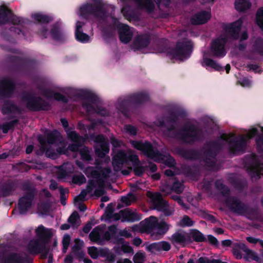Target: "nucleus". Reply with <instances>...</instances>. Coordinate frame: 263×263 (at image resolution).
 <instances>
[{
    "label": "nucleus",
    "mask_w": 263,
    "mask_h": 263,
    "mask_svg": "<svg viewBox=\"0 0 263 263\" xmlns=\"http://www.w3.org/2000/svg\"><path fill=\"white\" fill-rule=\"evenodd\" d=\"M111 171L110 169L105 167L99 168L98 170H92V168L88 167L85 171L87 176L90 175L97 180L90 181L86 188V194L91 193L95 190L94 195L97 196H100L104 193L103 183L101 181L103 178H106L109 176Z\"/></svg>",
    "instance_id": "1"
},
{
    "label": "nucleus",
    "mask_w": 263,
    "mask_h": 263,
    "mask_svg": "<svg viewBox=\"0 0 263 263\" xmlns=\"http://www.w3.org/2000/svg\"><path fill=\"white\" fill-rule=\"evenodd\" d=\"M138 156L131 151L125 153L123 151H119L113 157V166L116 171L121 170L123 166H127V170H123V174L127 175L132 170V167L138 164Z\"/></svg>",
    "instance_id": "2"
},
{
    "label": "nucleus",
    "mask_w": 263,
    "mask_h": 263,
    "mask_svg": "<svg viewBox=\"0 0 263 263\" xmlns=\"http://www.w3.org/2000/svg\"><path fill=\"white\" fill-rule=\"evenodd\" d=\"M132 145L136 149L142 151L148 157L156 161H162L168 166H173L175 163V160L170 156H164L161 155L148 142L142 143L141 142L133 141Z\"/></svg>",
    "instance_id": "3"
},
{
    "label": "nucleus",
    "mask_w": 263,
    "mask_h": 263,
    "mask_svg": "<svg viewBox=\"0 0 263 263\" xmlns=\"http://www.w3.org/2000/svg\"><path fill=\"white\" fill-rule=\"evenodd\" d=\"M35 232L39 239H33L29 243L28 249L31 253H36L45 248L47 239L51 235L50 230L46 229L43 226H40Z\"/></svg>",
    "instance_id": "4"
},
{
    "label": "nucleus",
    "mask_w": 263,
    "mask_h": 263,
    "mask_svg": "<svg viewBox=\"0 0 263 263\" xmlns=\"http://www.w3.org/2000/svg\"><path fill=\"white\" fill-rule=\"evenodd\" d=\"M192 44L189 41L185 43H179L175 49L169 52V56L172 59L176 61H183L188 58L192 52Z\"/></svg>",
    "instance_id": "5"
},
{
    "label": "nucleus",
    "mask_w": 263,
    "mask_h": 263,
    "mask_svg": "<svg viewBox=\"0 0 263 263\" xmlns=\"http://www.w3.org/2000/svg\"><path fill=\"white\" fill-rule=\"evenodd\" d=\"M227 39L225 37L221 36L214 41L210 49L205 50L212 56L216 58H222L226 54L224 45Z\"/></svg>",
    "instance_id": "6"
},
{
    "label": "nucleus",
    "mask_w": 263,
    "mask_h": 263,
    "mask_svg": "<svg viewBox=\"0 0 263 263\" xmlns=\"http://www.w3.org/2000/svg\"><path fill=\"white\" fill-rule=\"evenodd\" d=\"M243 18H241L236 22L228 25L226 28V31L234 39L240 38V40L243 41L248 38L247 32H243L239 36V33L243 22Z\"/></svg>",
    "instance_id": "7"
},
{
    "label": "nucleus",
    "mask_w": 263,
    "mask_h": 263,
    "mask_svg": "<svg viewBox=\"0 0 263 263\" xmlns=\"http://www.w3.org/2000/svg\"><path fill=\"white\" fill-rule=\"evenodd\" d=\"M147 227L148 229L156 230L160 234L165 233L169 229L170 225L165 221H158L156 217L151 216L146 219Z\"/></svg>",
    "instance_id": "8"
},
{
    "label": "nucleus",
    "mask_w": 263,
    "mask_h": 263,
    "mask_svg": "<svg viewBox=\"0 0 263 263\" xmlns=\"http://www.w3.org/2000/svg\"><path fill=\"white\" fill-rule=\"evenodd\" d=\"M214 57L209 52L205 51L203 52L202 59L200 61V64L206 69H212L215 70H219L221 67L217 61L212 59Z\"/></svg>",
    "instance_id": "9"
},
{
    "label": "nucleus",
    "mask_w": 263,
    "mask_h": 263,
    "mask_svg": "<svg viewBox=\"0 0 263 263\" xmlns=\"http://www.w3.org/2000/svg\"><path fill=\"white\" fill-rule=\"evenodd\" d=\"M95 142L96 153L99 157H102L109 152L108 145L107 141L102 135H99L96 137Z\"/></svg>",
    "instance_id": "10"
},
{
    "label": "nucleus",
    "mask_w": 263,
    "mask_h": 263,
    "mask_svg": "<svg viewBox=\"0 0 263 263\" xmlns=\"http://www.w3.org/2000/svg\"><path fill=\"white\" fill-rule=\"evenodd\" d=\"M95 5H96L97 10L93 11L92 6L90 4L84 5L80 8V15L83 16L86 13L93 12L95 15H98L102 17L104 15L103 9L101 7V3L100 0H95Z\"/></svg>",
    "instance_id": "11"
},
{
    "label": "nucleus",
    "mask_w": 263,
    "mask_h": 263,
    "mask_svg": "<svg viewBox=\"0 0 263 263\" xmlns=\"http://www.w3.org/2000/svg\"><path fill=\"white\" fill-rule=\"evenodd\" d=\"M103 232V229L101 226L95 228L89 234V238L92 241L101 243L103 239L108 240L110 236L108 232H106L103 237H102V234Z\"/></svg>",
    "instance_id": "12"
},
{
    "label": "nucleus",
    "mask_w": 263,
    "mask_h": 263,
    "mask_svg": "<svg viewBox=\"0 0 263 263\" xmlns=\"http://www.w3.org/2000/svg\"><path fill=\"white\" fill-rule=\"evenodd\" d=\"M147 195L150 198L156 209L161 210L163 208L166 207L167 204L162 199L159 193H152L148 191L147 192Z\"/></svg>",
    "instance_id": "13"
},
{
    "label": "nucleus",
    "mask_w": 263,
    "mask_h": 263,
    "mask_svg": "<svg viewBox=\"0 0 263 263\" xmlns=\"http://www.w3.org/2000/svg\"><path fill=\"white\" fill-rule=\"evenodd\" d=\"M119 29L121 41L124 43H128L133 36V30L128 26L122 24L119 25Z\"/></svg>",
    "instance_id": "14"
},
{
    "label": "nucleus",
    "mask_w": 263,
    "mask_h": 263,
    "mask_svg": "<svg viewBox=\"0 0 263 263\" xmlns=\"http://www.w3.org/2000/svg\"><path fill=\"white\" fill-rule=\"evenodd\" d=\"M172 241L175 245L184 246L190 242V238L187 233L179 232L174 234L172 236Z\"/></svg>",
    "instance_id": "15"
},
{
    "label": "nucleus",
    "mask_w": 263,
    "mask_h": 263,
    "mask_svg": "<svg viewBox=\"0 0 263 263\" xmlns=\"http://www.w3.org/2000/svg\"><path fill=\"white\" fill-rule=\"evenodd\" d=\"M84 24V23L83 22H81L80 21L77 22L75 35L76 39L78 41L82 43H86L89 41L90 37L86 33H83L82 31L81 28Z\"/></svg>",
    "instance_id": "16"
},
{
    "label": "nucleus",
    "mask_w": 263,
    "mask_h": 263,
    "mask_svg": "<svg viewBox=\"0 0 263 263\" xmlns=\"http://www.w3.org/2000/svg\"><path fill=\"white\" fill-rule=\"evenodd\" d=\"M149 44L148 37L146 35H139L134 40L133 48L135 50H143Z\"/></svg>",
    "instance_id": "17"
},
{
    "label": "nucleus",
    "mask_w": 263,
    "mask_h": 263,
    "mask_svg": "<svg viewBox=\"0 0 263 263\" xmlns=\"http://www.w3.org/2000/svg\"><path fill=\"white\" fill-rule=\"evenodd\" d=\"M211 17V14L208 11L200 12L191 18V23L193 24H202L206 22Z\"/></svg>",
    "instance_id": "18"
},
{
    "label": "nucleus",
    "mask_w": 263,
    "mask_h": 263,
    "mask_svg": "<svg viewBox=\"0 0 263 263\" xmlns=\"http://www.w3.org/2000/svg\"><path fill=\"white\" fill-rule=\"evenodd\" d=\"M32 199L31 196H27L20 199L18 206L21 214L25 213L30 208Z\"/></svg>",
    "instance_id": "19"
},
{
    "label": "nucleus",
    "mask_w": 263,
    "mask_h": 263,
    "mask_svg": "<svg viewBox=\"0 0 263 263\" xmlns=\"http://www.w3.org/2000/svg\"><path fill=\"white\" fill-rule=\"evenodd\" d=\"M148 249L150 251L153 253L160 251H167L171 249V245L167 242L160 241L151 245L148 246Z\"/></svg>",
    "instance_id": "20"
},
{
    "label": "nucleus",
    "mask_w": 263,
    "mask_h": 263,
    "mask_svg": "<svg viewBox=\"0 0 263 263\" xmlns=\"http://www.w3.org/2000/svg\"><path fill=\"white\" fill-rule=\"evenodd\" d=\"M25 256L17 253H13L8 255L2 263H24Z\"/></svg>",
    "instance_id": "21"
},
{
    "label": "nucleus",
    "mask_w": 263,
    "mask_h": 263,
    "mask_svg": "<svg viewBox=\"0 0 263 263\" xmlns=\"http://www.w3.org/2000/svg\"><path fill=\"white\" fill-rule=\"evenodd\" d=\"M196 134L197 132L194 127L190 126L189 128L183 131L181 138L186 142H190L195 139Z\"/></svg>",
    "instance_id": "22"
},
{
    "label": "nucleus",
    "mask_w": 263,
    "mask_h": 263,
    "mask_svg": "<svg viewBox=\"0 0 263 263\" xmlns=\"http://www.w3.org/2000/svg\"><path fill=\"white\" fill-rule=\"evenodd\" d=\"M68 137L73 142H76L77 143L75 144H72L69 146V149L72 151H77L78 150L79 146V143L83 141L82 138H80L77 133L74 131H71L68 133Z\"/></svg>",
    "instance_id": "23"
},
{
    "label": "nucleus",
    "mask_w": 263,
    "mask_h": 263,
    "mask_svg": "<svg viewBox=\"0 0 263 263\" xmlns=\"http://www.w3.org/2000/svg\"><path fill=\"white\" fill-rule=\"evenodd\" d=\"M237 245L244 250L246 253V258L247 260H259V258L257 254L255 252L247 249L243 243L240 242L237 243Z\"/></svg>",
    "instance_id": "24"
},
{
    "label": "nucleus",
    "mask_w": 263,
    "mask_h": 263,
    "mask_svg": "<svg viewBox=\"0 0 263 263\" xmlns=\"http://www.w3.org/2000/svg\"><path fill=\"white\" fill-rule=\"evenodd\" d=\"M251 3L249 0H236L235 8L238 11H244L249 9Z\"/></svg>",
    "instance_id": "25"
},
{
    "label": "nucleus",
    "mask_w": 263,
    "mask_h": 263,
    "mask_svg": "<svg viewBox=\"0 0 263 263\" xmlns=\"http://www.w3.org/2000/svg\"><path fill=\"white\" fill-rule=\"evenodd\" d=\"M86 195L85 191H82L81 194L74 198V203L75 205H78V208L81 211H85L86 210V207L84 204H82L80 202L84 200Z\"/></svg>",
    "instance_id": "26"
},
{
    "label": "nucleus",
    "mask_w": 263,
    "mask_h": 263,
    "mask_svg": "<svg viewBox=\"0 0 263 263\" xmlns=\"http://www.w3.org/2000/svg\"><path fill=\"white\" fill-rule=\"evenodd\" d=\"M137 3L139 7L144 8L148 11H152L154 7L151 0H137Z\"/></svg>",
    "instance_id": "27"
},
{
    "label": "nucleus",
    "mask_w": 263,
    "mask_h": 263,
    "mask_svg": "<svg viewBox=\"0 0 263 263\" xmlns=\"http://www.w3.org/2000/svg\"><path fill=\"white\" fill-rule=\"evenodd\" d=\"M9 11L5 6H0V24H5L7 21Z\"/></svg>",
    "instance_id": "28"
},
{
    "label": "nucleus",
    "mask_w": 263,
    "mask_h": 263,
    "mask_svg": "<svg viewBox=\"0 0 263 263\" xmlns=\"http://www.w3.org/2000/svg\"><path fill=\"white\" fill-rule=\"evenodd\" d=\"M189 237L190 239H192L198 242L203 241L205 239L203 235L199 231L196 230H192L190 233Z\"/></svg>",
    "instance_id": "29"
},
{
    "label": "nucleus",
    "mask_w": 263,
    "mask_h": 263,
    "mask_svg": "<svg viewBox=\"0 0 263 263\" xmlns=\"http://www.w3.org/2000/svg\"><path fill=\"white\" fill-rule=\"evenodd\" d=\"M88 253L91 258L96 259L103 255V250L98 249L95 247H91L88 249Z\"/></svg>",
    "instance_id": "30"
},
{
    "label": "nucleus",
    "mask_w": 263,
    "mask_h": 263,
    "mask_svg": "<svg viewBox=\"0 0 263 263\" xmlns=\"http://www.w3.org/2000/svg\"><path fill=\"white\" fill-rule=\"evenodd\" d=\"M68 222L73 227H77L80 224V218L77 213H73L68 218Z\"/></svg>",
    "instance_id": "31"
},
{
    "label": "nucleus",
    "mask_w": 263,
    "mask_h": 263,
    "mask_svg": "<svg viewBox=\"0 0 263 263\" xmlns=\"http://www.w3.org/2000/svg\"><path fill=\"white\" fill-rule=\"evenodd\" d=\"M32 17L35 21L43 23L48 22L50 20L49 17L40 13H34Z\"/></svg>",
    "instance_id": "32"
},
{
    "label": "nucleus",
    "mask_w": 263,
    "mask_h": 263,
    "mask_svg": "<svg viewBox=\"0 0 263 263\" xmlns=\"http://www.w3.org/2000/svg\"><path fill=\"white\" fill-rule=\"evenodd\" d=\"M194 224V221L187 216H184L179 222L181 227H191Z\"/></svg>",
    "instance_id": "33"
},
{
    "label": "nucleus",
    "mask_w": 263,
    "mask_h": 263,
    "mask_svg": "<svg viewBox=\"0 0 263 263\" xmlns=\"http://www.w3.org/2000/svg\"><path fill=\"white\" fill-rule=\"evenodd\" d=\"M256 22L260 28L263 30V8L259 9L257 12Z\"/></svg>",
    "instance_id": "34"
},
{
    "label": "nucleus",
    "mask_w": 263,
    "mask_h": 263,
    "mask_svg": "<svg viewBox=\"0 0 263 263\" xmlns=\"http://www.w3.org/2000/svg\"><path fill=\"white\" fill-rule=\"evenodd\" d=\"M257 130L255 128H251L246 136H242L240 138V142H245L247 140H248L253 137L256 134Z\"/></svg>",
    "instance_id": "35"
},
{
    "label": "nucleus",
    "mask_w": 263,
    "mask_h": 263,
    "mask_svg": "<svg viewBox=\"0 0 263 263\" xmlns=\"http://www.w3.org/2000/svg\"><path fill=\"white\" fill-rule=\"evenodd\" d=\"M46 96L49 98L54 99L58 101H62L63 102H65L66 101V98L63 96L59 93H53L50 92H48Z\"/></svg>",
    "instance_id": "36"
},
{
    "label": "nucleus",
    "mask_w": 263,
    "mask_h": 263,
    "mask_svg": "<svg viewBox=\"0 0 263 263\" xmlns=\"http://www.w3.org/2000/svg\"><path fill=\"white\" fill-rule=\"evenodd\" d=\"M13 87V83L9 80H3L0 81V88L4 89H11Z\"/></svg>",
    "instance_id": "37"
},
{
    "label": "nucleus",
    "mask_w": 263,
    "mask_h": 263,
    "mask_svg": "<svg viewBox=\"0 0 263 263\" xmlns=\"http://www.w3.org/2000/svg\"><path fill=\"white\" fill-rule=\"evenodd\" d=\"M83 107L85 109V110L90 114H92L94 112H97L98 114H100L102 115H104L105 114L102 112V110H97L94 109L93 106L91 104H83Z\"/></svg>",
    "instance_id": "38"
},
{
    "label": "nucleus",
    "mask_w": 263,
    "mask_h": 263,
    "mask_svg": "<svg viewBox=\"0 0 263 263\" xmlns=\"http://www.w3.org/2000/svg\"><path fill=\"white\" fill-rule=\"evenodd\" d=\"M144 253L141 252L137 253L134 257V261L135 263H144Z\"/></svg>",
    "instance_id": "39"
},
{
    "label": "nucleus",
    "mask_w": 263,
    "mask_h": 263,
    "mask_svg": "<svg viewBox=\"0 0 263 263\" xmlns=\"http://www.w3.org/2000/svg\"><path fill=\"white\" fill-rule=\"evenodd\" d=\"M72 181L74 183L81 184L86 181V179L84 175H76L73 177Z\"/></svg>",
    "instance_id": "40"
},
{
    "label": "nucleus",
    "mask_w": 263,
    "mask_h": 263,
    "mask_svg": "<svg viewBox=\"0 0 263 263\" xmlns=\"http://www.w3.org/2000/svg\"><path fill=\"white\" fill-rule=\"evenodd\" d=\"M51 34L53 39L55 40H59L62 37V34L59 31L57 27L52 29Z\"/></svg>",
    "instance_id": "41"
},
{
    "label": "nucleus",
    "mask_w": 263,
    "mask_h": 263,
    "mask_svg": "<svg viewBox=\"0 0 263 263\" xmlns=\"http://www.w3.org/2000/svg\"><path fill=\"white\" fill-rule=\"evenodd\" d=\"M80 154L84 160H88L90 159L89 151L86 147H83L81 149Z\"/></svg>",
    "instance_id": "42"
},
{
    "label": "nucleus",
    "mask_w": 263,
    "mask_h": 263,
    "mask_svg": "<svg viewBox=\"0 0 263 263\" xmlns=\"http://www.w3.org/2000/svg\"><path fill=\"white\" fill-rule=\"evenodd\" d=\"M70 241V236L68 235H66L64 236L63 239V251L66 252Z\"/></svg>",
    "instance_id": "43"
},
{
    "label": "nucleus",
    "mask_w": 263,
    "mask_h": 263,
    "mask_svg": "<svg viewBox=\"0 0 263 263\" xmlns=\"http://www.w3.org/2000/svg\"><path fill=\"white\" fill-rule=\"evenodd\" d=\"M172 187L173 189L178 193H181L183 189L182 184L179 182L174 183Z\"/></svg>",
    "instance_id": "44"
},
{
    "label": "nucleus",
    "mask_w": 263,
    "mask_h": 263,
    "mask_svg": "<svg viewBox=\"0 0 263 263\" xmlns=\"http://www.w3.org/2000/svg\"><path fill=\"white\" fill-rule=\"evenodd\" d=\"M251 171L254 173H256L257 175L263 174V168L259 165H257L253 166L252 168Z\"/></svg>",
    "instance_id": "45"
},
{
    "label": "nucleus",
    "mask_w": 263,
    "mask_h": 263,
    "mask_svg": "<svg viewBox=\"0 0 263 263\" xmlns=\"http://www.w3.org/2000/svg\"><path fill=\"white\" fill-rule=\"evenodd\" d=\"M134 97L137 101L142 102L145 101L147 98V95L145 93H141L134 96Z\"/></svg>",
    "instance_id": "46"
},
{
    "label": "nucleus",
    "mask_w": 263,
    "mask_h": 263,
    "mask_svg": "<svg viewBox=\"0 0 263 263\" xmlns=\"http://www.w3.org/2000/svg\"><path fill=\"white\" fill-rule=\"evenodd\" d=\"M122 250L126 253H129L133 251L132 247L127 242L123 243L122 246Z\"/></svg>",
    "instance_id": "47"
},
{
    "label": "nucleus",
    "mask_w": 263,
    "mask_h": 263,
    "mask_svg": "<svg viewBox=\"0 0 263 263\" xmlns=\"http://www.w3.org/2000/svg\"><path fill=\"white\" fill-rule=\"evenodd\" d=\"M239 82L244 87H249L252 83L251 81L248 79H243L241 81H239Z\"/></svg>",
    "instance_id": "48"
},
{
    "label": "nucleus",
    "mask_w": 263,
    "mask_h": 263,
    "mask_svg": "<svg viewBox=\"0 0 263 263\" xmlns=\"http://www.w3.org/2000/svg\"><path fill=\"white\" fill-rule=\"evenodd\" d=\"M125 129L131 135H135L137 133V130L135 127L130 125H126Z\"/></svg>",
    "instance_id": "49"
},
{
    "label": "nucleus",
    "mask_w": 263,
    "mask_h": 263,
    "mask_svg": "<svg viewBox=\"0 0 263 263\" xmlns=\"http://www.w3.org/2000/svg\"><path fill=\"white\" fill-rule=\"evenodd\" d=\"M133 199L134 196L129 195L128 196L122 198V202L125 203L126 205H129L130 204V200Z\"/></svg>",
    "instance_id": "50"
},
{
    "label": "nucleus",
    "mask_w": 263,
    "mask_h": 263,
    "mask_svg": "<svg viewBox=\"0 0 263 263\" xmlns=\"http://www.w3.org/2000/svg\"><path fill=\"white\" fill-rule=\"evenodd\" d=\"M172 198L175 201H177L179 204H180L183 208H186L185 204L183 203L182 199L179 196H172Z\"/></svg>",
    "instance_id": "51"
},
{
    "label": "nucleus",
    "mask_w": 263,
    "mask_h": 263,
    "mask_svg": "<svg viewBox=\"0 0 263 263\" xmlns=\"http://www.w3.org/2000/svg\"><path fill=\"white\" fill-rule=\"evenodd\" d=\"M208 240L212 245H217L218 243L217 239L212 235L208 236Z\"/></svg>",
    "instance_id": "52"
},
{
    "label": "nucleus",
    "mask_w": 263,
    "mask_h": 263,
    "mask_svg": "<svg viewBox=\"0 0 263 263\" xmlns=\"http://www.w3.org/2000/svg\"><path fill=\"white\" fill-rule=\"evenodd\" d=\"M36 102V100H35L34 99H31L30 100V102L28 104V107L31 109H32V110H37L40 107L36 104H31V102Z\"/></svg>",
    "instance_id": "53"
},
{
    "label": "nucleus",
    "mask_w": 263,
    "mask_h": 263,
    "mask_svg": "<svg viewBox=\"0 0 263 263\" xmlns=\"http://www.w3.org/2000/svg\"><path fill=\"white\" fill-rule=\"evenodd\" d=\"M111 142L114 147H121L123 144L116 140L115 138L111 139Z\"/></svg>",
    "instance_id": "54"
},
{
    "label": "nucleus",
    "mask_w": 263,
    "mask_h": 263,
    "mask_svg": "<svg viewBox=\"0 0 263 263\" xmlns=\"http://www.w3.org/2000/svg\"><path fill=\"white\" fill-rule=\"evenodd\" d=\"M229 206L234 211H237V209L240 205V203L237 201H235L233 204L228 203Z\"/></svg>",
    "instance_id": "55"
},
{
    "label": "nucleus",
    "mask_w": 263,
    "mask_h": 263,
    "mask_svg": "<svg viewBox=\"0 0 263 263\" xmlns=\"http://www.w3.org/2000/svg\"><path fill=\"white\" fill-rule=\"evenodd\" d=\"M234 137V135L232 133H230L229 134H224L222 136V138L228 141L229 142H231V139L233 138Z\"/></svg>",
    "instance_id": "56"
},
{
    "label": "nucleus",
    "mask_w": 263,
    "mask_h": 263,
    "mask_svg": "<svg viewBox=\"0 0 263 263\" xmlns=\"http://www.w3.org/2000/svg\"><path fill=\"white\" fill-rule=\"evenodd\" d=\"M92 228V224L91 223H88L83 228V231L87 233L89 232Z\"/></svg>",
    "instance_id": "57"
},
{
    "label": "nucleus",
    "mask_w": 263,
    "mask_h": 263,
    "mask_svg": "<svg viewBox=\"0 0 263 263\" xmlns=\"http://www.w3.org/2000/svg\"><path fill=\"white\" fill-rule=\"evenodd\" d=\"M247 240H248V242L252 243H256L258 242V241L259 240V239H256L252 237H248L247 238Z\"/></svg>",
    "instance_id": "58"
},
{
    "label": "nucleus",
    "mask_w": 263,
    "mask_h": 263,
    "mask_svg": "<svg viewBox=\"0 0 263 263\" xmlns=\"http://www.w3.org/2000/svg\"><path fill=\"white\" fill-rule=\"evenodd\" d=\"M233 253L236 258L240 259L242 258V255L239 251L237 250H234Z\"/></svg>",
    "instance_id": "59"
},
{
    "label": "nucleus",
    "mask_w": 263,
    "mask_h": 263,
    "mask_svg": "<svg viewBox=\"0 0 263 263\" xmlns=\"http://www.w3.org/2000/svg\"><path fill=\"white\" fill-rule=\"evenodd\" d=\"M171 190V188L167 185H166V186H164L161 188V191L166 194H169Z\"/></svg>",
    "instance_id": "60"
},
{
    "label": "nucleus",
    "mask_w": 263,
    "mask_h": 263,
    "mask_svg": "<svg viewBox=\"0 0 263 263\" xmlns=\"http://www.w3.org/2000/svg\"><path fill=\"white\" fill-rule=\"evenodd\" d=\"M46 155L47 157L51 158L52 159H55L56 158V154H51L50 152V151L49 149H48L46 152Z\"/></svg>",
    "instance_id": "61"
},
{
    "label": "nucleus",
    "mask_w": 263,
    "mask_h": 263,
    "mask_svg": "<svg viewBox=\"0 0 263 263\" xmlns=\"http://www.w3.org/2000/svg\"><path fill=\"white\" fill-rule=\"evenodd\" d=\"M121 235L123 236H125L127 238L130 237L132 235L126 230H124L121 232Z\"/></svg>",
    "instance_id": "62"
},
{
    "label": "nucleus",
    "mask_w": 263,
    "mask_h": 263,
    "mask_svg": "<svg viewBox=\"0 0 263 263\" xmlns=\"http://www.w3.org/2000/svg\"><path fill=\"white\" fill-rule=\"evenodd\" d=\"M256 144L258 147L262 148L263 147V137L258 139L256 140Z\"/></svg>",
    "instance_id": "63"
},
{
    "label": "nucleus",
    "mask_w": 263,
    "mask_h": 263,
    "mask_svg": "<svg viewBox=\"0 0 263 263\" xmlns=\"http://www.w3.org/2000/svg\"><path fill=\"white\" fill-rule=\"evenodd\" d=\"M212 261L209 260L208 259L203 258V257H200L199 258L198 260V263H209Z\"/></svg>",
    "instance_id": "64"
}]
</instances>
